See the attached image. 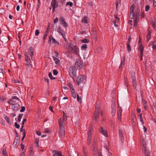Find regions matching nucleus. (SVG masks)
Wrapping results in <instances>:
<instances>
[{"label":"nucleus","instance_id":"nucleus-59","mask_svg":"<svg viewBox=\"0 0 156 156\" xmlns=\"http://www.w3.org/2000/svg\"><path fill=\"white\" fill-rule=\"evenodd\" d=\"M39 31L38 30H36L35 31V35L36 36H37L39 34Z\"/></svg>","mask_w":156,"mask_h":156},{"label":"nucleus","instance_id":"nucleus-62","mask_svg":"<svg viewBox=\"0 0 156 156\" xmlns=\"http://www.w3.org/2000/svg\"><path fill=\"white\" fill-rule=\"evenodd\" d=\"M26 65L29 68H32V65L31 64H30V63H28L26 64Z\"/></svg>","mask_w":156,"mask_h":156},{"label":"nucleus","instance_id":"nucleus-37","mask_svg":"<svg viewBox=\"0 0 156 156\" xmlns=\"http://www.w3.org/2000/svg\"><path fill=\"white\" fill-rule=\"evenodd\" d=\"M135 15L134 14L133 12H131L130 13L129 18L131 19H133V17H134Z\"/></svg>","mask_w":156,"mask_h":156},{"label":"nucleus","instance_id":"nucleus-28","mask_svg":"<svg viewBox=\"0 0 156 156\" xmlns=\"http://www.w3.org/2000/svg\"><path fill=\"white\" fill-rule=\"evenodd\" d=\"M71 92L73 97L74 99H76V94L74 89H73V90H71Z\"/></svg>","mask_w":156,"mask_h":156},{"label":"nucleus","instance_id":"nucleus-64","mask_svg":"<svg viewBox=\"0 0 156 156\" xmlns=\"http://www.w3.org/2000/svg\"><path fill=\"white\" fill-rule=\"evenodd\" d=\"M21 149L23 150L24 149V146L23 144H21Z\"/></svg>","mask_w":156,"mask_h":156},{"label":"nucleus","instance_id":"nucleus-27","mask_svg":"<svg viewBox=\"0 0 156 156\" xmlns=\"http://www.w3.org/2000/svg\"><path fill=\"white\" fill-rule=\"evenodd\" d=\"M82 22L83 23H87V17L86 16H84L82 19Z\"/></svg>","mask_w":156,"mask_h":156},{"label":"nucleus","instance_id":"nucleus-63","mask_svg":"<svg viewBox=\"0 0 156 156\" xmlns=\"http://www.w3.org/2000/svg\"><path fill=\"white\" fill-rule=\"evenodd\" d=\"M47 35H48L47 33H45V34H44L43 37V38L44 40L45 39L46 37L47 36Z\"/></svg>","mask_w":156,"mask_h":156},{"label":"nucleus","instance_id":"nucleus-25","mask_svg":"<svg viewBox=\"0 0 156 156\" xmlns=\"http://www.w3.org/2000/svg\"><path fill=\"white\" fill-rule=\"evenodd\" d=\"M6 121L8 124L11 125V123L9 119V118L6 115H5V117H4Z\"/></svg>","mask_w":156,"mask_h":156},{"label":"nucleus","instance_id":"nucleus-31","mask_svg":"<svg viewBox=\"0 0 156 156\" xmlns=\"http://www.w3.org/2000/svg\"><path fill=\"white\" fill-rule=\"evenodd\" d=\"M4 70L2 68L0 69V77L3 78L4 76L3 74Z\"/></svg>","mask_w":156,"mask_h":156},{"label":"nucleus","instance_id":"nucleus-52","mask_svg":"<svg viewBox=\"0 0 156 156\" xmlns=\"http://www.w3.org/2000/svg\"><path fill=\"white\" fill-rule=\"evenodd\" d=\"M118 22H117L116 20L113 21V23L114 24L115 26L116 27H118V25L116 24V23H117Z\"/></svg>","mask_w":156,"mask_h":156},{"label":"nucleus","instance_id":"nucleus-14","mask_svg":"<svg viewBox=\"0 0 156 156\" xmlns=\"http://www.w3.org/2000/svg\"><path fill=\"white\" fill-rule=\"evenodd\" d=\"M63 116L62 117H61L60 118L59 120V123L60 122H63V123L64 124V121L65 120H66L67 119V115L64 112H63Z\"/></svg>","mask_w":156,"mask_h":156},{"label":"nucleus","instance_id":"nucleus-38","mask_svg":"<svg viewBox=\"0 0 156 156\" xmlns=\"http://www.w3.org/2000/svg\"><path fill=\"white\" fill-rule=\"evenodd\" d=\"M48 76L51 80H54L55 79V77H54L52 76V74L51 72H49V73Z\"/></svg>","mask_w":156,"mask_h":156},{"label":"nucleus","instance_id":"nucleus-30","mask_svg":"<svg viewBox=\"0 0 156 156\" xmlns=\"http://www.w3.org/2000/svg\"><path fill=\"white\" fill-rule=\"evenodd\" d=\"M23 114H21L18 115V116L17 117V121L18 122H20L21 121V118L23 116Z\"/></svg>","mask_w":156,"mask_h":156},{"label":"nucleus","instance_id":"nucleus-18","mask_svg":"<svg viewBox=\"0 0 156 156\" xmlns=\"http://www.w3.org/2000/svg\"><path fill=\"white\" fill-rule=\"evenodd\" d=\"M142 144L143 145L142 146V150H143L145 151L146 150V152L148 153L149 150L146 146V142L145 141H143Z\"/></svg>","mask_w":156,"mask_h":156},{"label":"nucleus","instance_id":"nucleus-7","mask_svg":"<svg viewBox=\"0 0 156 156\" xmlns=\"http://www.w3.org/2000/svg\"><path fill=\"white\" fill-rule=\"evenodd\" d=\"M85 80L84 75H80L78 76L76 79V81L77 84L79 85L80 84L82 83Z\"/></svg>","mask_w":156,"mask_h":156},{"label":"nucleus","instance_id":"nucleus-43","mask_svg":"<svg viewBox=\"0 0 156 156\" xmlns=\"http://www.w3.org/2000/svg\"><path fill=\"white\" fill-rule=\"evenodd\" d=\"M127 49L128 51L129 52H130L131 51V48L130 44H127Z\"/></svg>","mask_w":156,"mask_h":156},{"label":"nucleus","instance_id":"nucleus-24","mask_svg":"<svg viewBox=\"0 0 156 156\" xmlns=\"http://www.w3.org/2000/svg\"><path fill=\"white\" fill-rule=\"evenodd\" d=\"M53 156H63L61 152L58 151H55V154L53 155Z\"/></svg>","mask_w":156,"mask_h":156},{"label":"nucleus","instance_id":"nucleus-48","mask_svg":"<svg viewBox=\"0 0 156 156\" xmlns=\"http://www.w3.org/2000/svg\"><path fill=\"white\" fill-rule=\"evenodd\" d=\"M68 85L69 86V87L71 89V90H73V89H74L73 88V86L72 85V84L71 83H69L68 84Z\"/></svg>","mask_w":156,"mask_h":156},{"label":"nucleus","instance_id":"nucleus-46","mask_svg":"<svg viewBox=\"0 0 156 156\" xmlns=\"http://www.w3.org/2000/svg\"><path fill=\"white\" fill-rule=\"evenodd\" d=\"M124 84L126 86L127 85V78L125 77H124Z\"/></svg>","mask_w":156,"mask_h":156},{"label":"nucleus","instance_id":"nucleus-41","mask_svg":"<svg viewBox=\"0 0 156 156\" xmlns=\"http://www.w3.org/2000/svg\"><path fill=\"white\" fill-rule=\"evenodd\" d=\"M68 5H69L70 7H71L73 5V3L72 2H68L66 3V5L67 6Z\"/></svg>","mask_w":156,"mask_h":156},{"label":"nucleus","instance_id":"nucleus-22","mask_svg":"<svg viewBox=\"0 0 156 156\" xmlns=\"http://www.w3.org/2000/svg\"><path fill=\"white\" fill-rule=\"evenodd\" d=\"M119 137L120 138V139L121 141L122 142L124 139V134L122 130H119Z\"/></svg>","mask_w":156,"mask_h":156},{"label":"nucleus","instance_id":"nucleus-15","mask_svg":"<svg viewBox=\"0 0 156 156\" xmlns=\"http://www.w3.org/2000/svg\"><path fill=\"white\" fill-rule=\"evenodd\" d=\"M99 130L101 133L106 137L108 136V135L107 131L105 129H104L102 127H100L99 128Z\"/></svg>","mask_w":156,"mask_h":156},{"label":"nucleus","instance_id":"nucleus-47","mask_svg":"<svg viewBox=\"0 0 156 156\" xmlns=\"http://www.w3.org/2000/svg\"><path fill=\"white\" fill-rule=\"evenodd\" d=\"M25 108L24 106H22L21 110H20V112H23L25 111Z\"/></svg>","mask_w":156,"mask_h":156},{"label":"nucleus","instance_id":"nucleus-9","mask_svg":"<svg viewBox=\"0 0 156 156\" xmlns=\"http://www.w3.org/2000/svg\"><path fill=\"white\" fill-rule=\"evenodd\" d=\"M59 21L63 26L65 27H66L68 26L67 23L65 21V19L62 16L60 17Z\"/></svg>","mask_w":156,"mask_h":156},{"label":"nucleus","instance_id":"nucleus-19","mask_svg":"<svg viewBox=\"0 0 156 156\" xmlns=\"http://www.w3.org/2000/svg\"><path fill=\"white\" fill-rule=\"evenodd\" d=\"M122 108H119V110L118 111V119L119 120H120L121 119V116H122Z\"/></svg>","mask_w":156,"mask_h":156},{"label":"nucleus","instance_id":"nucleus-36","mask_svg":"<svg viewBox=\"0 0 156 156\" xmlns=\"http://www.w3.org/2000/svg\"><path fill=\"white\" fill-rule=\"evenodd\" d=\"M116 112V110L115 108H112V116H114Z\"/></svg>","mask_w":156,"mask_h":156},{"label":"nucleus","instance_id":"nucleus-2","mask_svg":"<svg viewBox=\"0 0 156 156\" xmlns=\"http://www.w3.org/2000/svg\"><path fill=\"white\" fill-rule=\"evenodd\" d=\"M59 130L58 134L59 136L61 138H63L65 136V130L64 127V123L63 122L59 123Z\"/></svg>","mask_w":156,"mask_h":156},{"label":"nucleus","instance_id":"nucleus-13","mask_svg":"<svg viewBox=\"0 0 156 156\" xmlns=\"http://www.w3.org/2000/svg\"><path fill=\"white\" fill-rule=\"evenodd\" d=\"M57 31L63 37L64 39H65V34L64 30L61 27H58L57 29Z\"/></svg>","mask_w":156,"mask_h":156},{"label":"nucleus","instance_id":"nucleus-57","mask_svg":"<svg viewBox=\"0 0 156 156\" xmlns=\"http://www.w3.org/2000/svg\"><path fill=\"white\" fill-rule=\"evenodd\" d=\"M142 101L143 105H147V102L145 101V100L143 98H142Z\"/></svg>","mask_w":156,"mask_h":156},{"label":"nucleus","instance_id":"nucleus-58","mask_svg":"<svg viewBox=\"0 0 156 156\" xmlns=\"http://www.w3.org/2000/svg\"><path fill=\"white\" fill-rule=\"evenodd\" d=\"M44 80L45 82H47V83H49V79L45 77L44 78Z\"/></svg>","mask_w":156,"mask_h":156},{"label":"nucleus","instance_id":"nucleus-44","mask_svg":"<svg viewBox=\"0 0 156 156\" xmlns=\"http://www.w3.org/2000/svg\"><path fill=\"white\" fill-rule=\"evenodd\" d=\"M151 24L153 26V28L154 30H156V27L155 26V22L154 21H152L151 22Z\"/></svg>","mask_w":156,"mask_h":156},{"label":"nucleus","instance_id":"nucleus-23","mask_svg":"<svg viewBox=\"0 0 156 156\" xmlns=\"http://www.w3.org/2000/svg\"><path fill=\"white\" fill-rule=\"evenodd\" d=\"M26 61L27 63H30V58L29 57L28 55L27 54L25 55Z\"/></svg>","mask_w":156,"mask_h":156},{"label":"nucleus","instance_id":"nucleus-12","mask_svg":"<svg viewBox=\"0 0 156 156\" xmlns=\"http://www.w3.org/2000/svg\"><path fill=\"white\" fill-rule=\"evenodd\" d=\"M94 149L93 154L94 156H101L102 155L100 150H96L95 147H94Z\"/></svg>","mask_w":156,"mask_h":156},{"label":"nucleus","instance_id":"nucleus-54","mask_svg":"<svg viewBox=\"0 0 156 156\" xmlns=\"http://www.w3.org/2000/svg\"><path fill=\"white\" fill-rule=\"evenodd\" d=\"M92 34L96 38L97 37V32L95 31H93Z\"/></svg>","mask_w":156,"mask_h":156},{"label":"nucleus","instance_id":"nucleus-17","mask_svg":"<svg viewBox=\"0 0 156 156\" xmlns=\"http://www.w3.org/2000/svg\"><path fill=\"white\" fill-rule=\"evenodd\" d=\"M17 137H15L14 141L13 144V145L14 147H17V145L20 142V139L18 138L17 136H16Z\"/></svg>","mask_w":156,"mask_h":156},{"label":"nucleus","instance_id":"nucleus-34","mask_svg":"<svg viewBox=\"0 0 156 156\" xmlns=\"http://www.w3.org/2000/svg\"><path fill=\"white\" fill-rule=\"evenodd\" d=\"M39 141V140L38 139H36L35 141V143L36 144L35 146L37 147L38 148L39 147V145H38V142Z\"/></svg>","mask_w":156,"mask_h":156},{"label":"nucleus","instance_id":"nucleus-35","mask_svg":"<svg viewBox=\"0 0 156 156\" xmlns=\"http://www.w3.org/2000/svg\"><path fill=\"white\" fill-rule=\"evenodd\" d=\"M83 152L84 156H87V151L85 148H83Z\"/></svg>","mask_w":156,"mask_h":156},{"label":"nucleus","instance_id":"nucleus-8","mask_svg":"<svg viewBox=\"0 0 156 156\" xmlns=\"http://www.w3.org/2000/svg\"><path fill=\"white\" fill-rule=\"evenodd\" d=\"M131 76L133 86L134 89H136V83L135 73L134 72L132 73H131Z\"/></svg>","mask_w":156,"mask_h":156},{"label":"nucleus","instance_id":"nucleus-56","mask_svg":"<svg viewBox=\"0 0 156 156\" xmlns=\"http://www.w3.org/2000/svg\"><path fill=\"white\" fill-rule=\"evenodd\" d=\"M144 151L145 156H150V155H149L150 151L149 150L148 153H147L146 152V150Z\"/></svg>","mask_w":156,"mask_h":156},{"label":"nucleus","instance_id":"nucleus-32","mask_svg":"<svg viewBox=\"0 0 156 156\" xmlns=\"http://www.w3.org/2000/svg\"><path fill=\"white\" fill-rule=\"evenodd\" d=\"M125 59H123L122 60H121V64L120 66L119 67V69H122V66H123L125 62Z\"/></svg>","mask_w":156,"mask_h":156},{"label":"nucleus","instance_id":"nucleus-4","mask_svg":"<svg viewBox=\"0 0 156 156\" xmlns=\"http://www.w3.org/2000/svg\"><path fill=\"white\" fill-rule=\"evenodd\" d=\"M140 11L139 10L137 11L136 13L135 14L134 18V27H136L137 26V24L139 21V13Z\"/></svg>","mask_w":156,"mask_h":156},{"label":"nucleus","instance_id":"nucleus-20","mask_svg":"<svg viewBox=\"0 0 156 156\" xmlns=\"http://www.w3.org/2000/svg\"><path fill=\"white\" fill-rule=\"evenodd\" d=\"M34 48L32 47H30L28 50V52L29 53H31L30 56L31 59H32V57L34 55Z\"/></svg>","mask_w":156,"mask_h":156},{"label":"nucleus","instance_id":"nucleus-3","mask_svg":"<svg viewBox=\"0 0 156 156\" xmlns=\"http://www.w3.org/2000/svg\"><path fill=\"white\" fill-rule=\"evenodd\" d=\"M69 75L74 80L76 76V69L73 66L70 67L69 69Z\"/></svg>","mask_w":156,"mask_h":156},{"label":"nucleus","instance_id":"nucleus-39","mask_svg":"<svg viewBox=\"0 0 156 156\" xmlns=\"http://www.w3.org/2000/svg\"><path fill=\"white\" fill-rule=\"evenodd\" d=\"M87 48V45L86 44H83L81 47V49L82 50H83V49H86V48Z\"/></svg>","mask_w":156,"mask_h":156},{"label":"nucleus","instance_id":"nucleus-60","mask_svg":"<svg viewBox=\"0 0 156 156\" xmlns=\"http://www.w3.org/2000/svg\"><path fill=\"white\" fill-rule=\"evenodd\" d=\"M58 19L57 17H56L55 18V19L54 20V23H56L58 22Z\"/></svg>","mask_w":156,"mask_h":156},{"label":"nucleus","instance_id":"nucleus-50","mask_svg":"<svg viewBox=\"0 0 156 156\" xmlns=\"http://www.w3.org/2000/svg\"><path fill=\"white\" fill-rule=\"evenodd\" d=\"M12 100L16 99L18 101H19V99L16 96H13L12 97Z\"/></svg>","mask_w":156,"mask_h":156},{"label":"nucleus","instance_id":"nucleus-6","mask_svg":"<svg viewBox=\"0 0 156 156\" xmlns=\"http://www.w3.org/2000/svg\"><path fill=\"white\" fill-rule=\"evenodd\" d=\"M83 65L82 62L80 59H76L75 64V67L76 69H80L82 68Z\"/></svg>","mask_w":156,"mask_h":156},{"label":"nucleus","instance_id":"nucleus-61","mask_svg":"<svg viewBox=\"0 0 156 156\" xmlns=\"http://www.w3.org/2000/svg\"><path fill=\"white\" fill-rule=\"evenodd\" d=\"M147 40H149L151 38V35L150 34H148L147 36Z\"/></svg>","mask_w":156,"mask_h":156},{"label":"nucleus","instance_id":"nucleus-42","mask_svg":"<svg viewBox=\"0 0 156 156\" xmlns=\"http://www.w3.org/2000/svg\"><path fill=\"white\" fill-rule=\"evenodd\" d=\"M139 49L140 50V52H143L144 47L142 45H140L139 46Z\"/></svg>","mask_w":156,"mask_h":156},{"label":"nucleus","instance_id":"nucleus-45","mask_svg":"<svg viewBox=\"0 0 156 156\" xmlns=\"http://www.w3.org/2000/svg\"><path fill=\"white\" fill-rule=\"evenodd\" d=\"M14 126L17 129H19L20 127V125L18 124L17 122H15Z\"/></svg>","mask_w":156,"mask_h":156},{"label":"nucleus","instance_id":"nucleus-21","mask_svg":"<svg viewBox=\"0 0 156 156\" xmlns=\"http://www.w3.org/2000/svg\"><path fill=\"white\" fill-rule=\"evenodd\" d=\"M52 58L55 61V63L57 65H58L60 64V60L59 59L55 56H52Z\"/></svg>","mask_w":156,"mask_h":156},{"label":"nucleus","instance_id":"nucleus-10","mask_svg":"<svg viewBox=\"0 0 156 156\" xmlns=\"http://www.w3.org/2000/svg\"><path fill=\"white\" fill-rule=\"evenodd\" d=\"M93 130V126L90 125L89 127L88 132V137L87 140H91L92 138V131Z\"/></svg>","mask_w":156,"mask_h":156},{"label":"nucleus","instance_id":"nucleus-55","mask_svg":"<svg viewBox=\"0 0 156 156\" xmlns=\"http://www.w3.org/2000/svg\"><path fill=\"white\" fill-rule=\"evenodd\" d=\"M77 100L78 101L80 102L81 101V98L80 97L79 95L78 94H77Z\"/></svg>","mask_w":156,"mask_h":156},{"label":"nucleus","instance_id":"nucleus-29","mask_svg":"<svg viewBox=\"0 0 156 156\" xmlns=\"http://www.w3.org/2000/svg\"><path fill=\"white\" fill-rule=\"evenodd\" d=\"M52 42L54 44H55V45H58L59 44V43L53 37L52 38Z\"/></svg>","mask_w":156,"mask_h":156},{"label":"nucleus","instance_id":"nucleus-49","mask_svg":"<svg viewBox=\"0 0 156 156\" xmlns=\"http://www.w3.org/2000/svg\"><path fill=\"white\" fill-rule=\"evenodd\" d=\"M53 73L54 75H56L58 74V72L56 70L54 69L53 70Z\"/></svg>","mask_w":156,"mask_h":156},{"label":"nucleus","instance_id":"nucleus-53","mask_svg":"<svg viewBox=\"0 0 156 156\" xmlns=\"http://www.w3.org/2000/svg\"><path fill=\"white\" fill-rule=\"evenodd\" d=\"M131 12H133L134 9V6L133 5H132L130 7Z\"/></svg>","mask_w":156,"mask_h":156},{"label":"nucleus","instance_id":"nucleus-33","mask_svg":"<svg viewBox=\"0 0 156 156\" xmlns=\"http://www.w3.org/2000/svg\"><path fill=\"white\" fill-rule=\"evenodd\" d=\"M2 153L3 155L5 156H7V152L5 149L3 148L2 150Z\"/></svg>","mask_w":156,"mask_h":156},{"label":"nucleus","instance_id":"nucleus-1","mask_svg":"<svg viewBox=\"0 0 156 156\" xmlns=\"http://www.w3.org/2000/svg\"><path fill=\"white\" fill-rule=\"evenodd\" d=\"M100 109V107L99 106H96L95 107V110L94 112L93 118L94 122V123H96L98 119L99 118V114L100 113L99 111Z\"/></svg>","mask_w":156,"mask_h":156},{"label":"nucleus","instance_id":"nucleus-5","mask_svg":"<svg viewBox=\"0 0 156 156\" xmlns=\"http://www.w3.org/2000/svg\"><path fill=\"white\" fill-rule=\"evenodd\" d=\"M69 50H73L74 51V53L77 55L79 53V49L75 45L73 46V44L70 43L69 45Z\"/></svg>","mask_w":156,"mask_h":156},{"label":"nucleus","instance_id":"nucleus-16","mask_svg":"<svg viewBox=\"0 0 156 156\" xmlns=\"http://www.w3.org/2000/svg\"><path fill=\"white\" fill-rule=\"evenodd\" d=\"M20 107V105L18 104H12V108L15 111H18Z\"/></svg>","mask_w":156,"mask_h":156},{"label":"nucleus","instance_id":"nucleus-40","mask_svg":"<svg viewBox=\"0 0 156 156\" xmlns=\"http://www.w3.org/2000/svg\"><path fill=\"white\" fill-rule=\"evenodd\" d=\"M81 41L83 43H88L89 42V40L87 39H84L82 40Z\"/></svg>","mask_w":156,"mask_h":156},{"label":"nucleus","instance_id":"nucleus-26","mask_svg":"<svg viewBox=\"0 0 156 156\" xmlns=\"http://www.w3.org/2000/svg\"><path fill=\"white\" fill-rule=\"evenodd\" d=\"M116 10H117L118 7H120V5H121L120 0H117L116 2Z\"/></svg>","mask_w":156,"mask_h":156},{"label":"nucleus","instance_id":"nucleus-51","mask_svg":"<svg viewBox=\"0 0 156 156\" xmlns=\"http://www.w3.org/2000/svg\"><path fill=\"white\" fill-rule=\"evenodd\" d=\"M150 8V7L149 5H147L145 7V11L146 12L148 11L149 10Z\"/></svg>","mask_w":156,"mask_h":156},{"label":"nucleus","instance_id":"nucleus-11","mask_svg":"<svg viewBox=\"0 0 156 156\" xmlns=\"http://www.w3.org/2000/svg\"><path fill=\"white\" fill-rule=\"evenodd\" d=\"M51 5L53 11L54 12L55 8L58 6V4L56 0H52L51 2Z\"/></svg>","mask_w":156,"mask_h":156}]
</instances>
